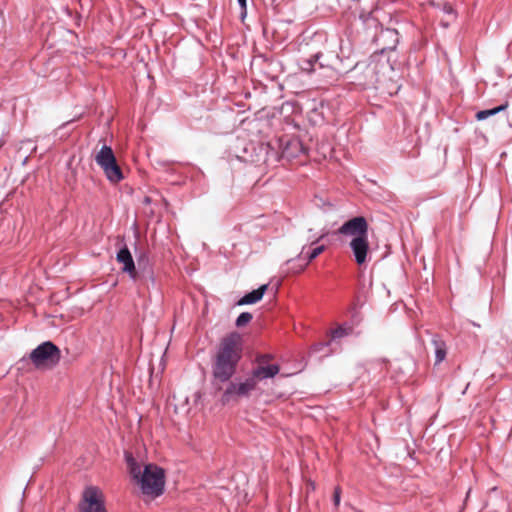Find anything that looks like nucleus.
Wrapping results in <instances>:
<instances>
[{
    "mask_svg": "<svg viewBox=\"0 0 512 512\" xmlns=\"http://www.w3.org/2000/svg\"><path fill=\"white\" fill-rule=\"evenodd\" d=\"M242 358L241 337L238 333H230L222 338L212 364L214 385L227 383L236 373L239 361Z\"/></svg>",
    "mask_w": 512,
    "mask_h": 512,
    "instance_id": "obj_1",
    "label": "nucleus"
},
{
    "mask_svg": "<svg viewBox=\"0 0 512 512\" xmlns=\"http://www.w3.org/2000/svg\"><path fill=\"white\" fill-rule=\"evenodd\" d=\"M127 463L131 467V473L140 484L143 494L153 497H159L165 489V470L155 464H146L142 473L140 468L131 455L126 457Z\"/></svg>",
    "mask_w": 512,
    "mask_h": 512,
    "instance_id": "obj_2",
    "label": "nucleus"
},
{
    "mask_svg": "<svg viewBox=\"0 0 512 512\" xmlns=\"http://www.w3.org/2000/svg\"><path fill=\"white\" fill-rule=\"evenodd\" d=\"M276 144L280 152L275 151V148L272 147L270 143H262L259 146L260 152H264L266 156H269V153L271 151L272 157L283 158L287 160L294 159L298 157L300 154L307 153V148L296 136L284 135L276 140Z\"/></svg>",
    "mask_w": 512,
    "mask_h": 512,
    "instance_id": "obj_3",
    "label": "nucleus"
},
{
    "mask_svg": "<svg viewBox=\"0 0 512 512\" xmlns=\"http://www.w3.org/2000/svg\"><path fill=\"white\" fill-rule=\"evenodd\" d=\"M36 368L56 365L61 358V351L52 341H45L33 349L29 356Z\"/></svg>",
    "mask_w": 512,
    "mask_h": 512,
    "instance_id": "obj_4",
    "label": "nucleus"
},
{
    "mask_svg": "<svg viewBox=\"0 0 512 512\" xmlns=\"http://www.w3.org/2000/svg\"><path fill=\"white\" fill-rule=\"evenodd\" d=\"M78 510L79 512H107L102 493L97 487L85 488Z\"/></svg>",
    "mask_w": 512,
    "mask_h": 512,
    "instance_id": "obj_5",
    "label": "nucleus"
},
{
    "mask_svg": "<svg viewBox=\"0 0 512 512\" xmlns=\"http://www.w3.org/2000/svg\"><path fill=\"white\" fill-rule=\"evenodd\" d=\"M116 260L123 265L122 271L127 273L132 280H139L143 282L149 279L153 284L155 283V279L152 272H148L147 274H143L142 276H140L137 273L134 259L126 245H124L118 250V252L116 253Z\"/></svg>",
    "mask_w": 512,
    "mask_h": 512,
    "instance_id": "obj_6",
    "label": "nucleus"
},
{
    "mask_svg": "<svg viewBox=\"0 0 512 512\" xmlns=\"http://www.w3.org/2000/svg\"><path fill=\"white\" fill-rule=\"evenodd\" d=\"M256 381L254 378L249 377L244 382L234 383L230 382L221 396L222 404L229 403L234 396L246 397L249 393L256 388Z\"/></svg>",
    "mask_w": 512,
    "mask_h": 512,
    "instance_id": "obj_7",
    "label": "nucleus"
},
{
    "mask_svg": "<svg viewBox=\"0 0 512 512\" xmlns=\"http://www.w3.org/2000/svg\"><path fill=\"white\" fill-rule=\"evenodd\" d=\"M339 234L351 235L354 237L368 236V223L363 216L353 217L344 222L338 229Z\"/></svg>",
    "mask_w": 512,
    "mask_h": 512,
    "instance_id": "obj_8",
    "label": "nucleus"
},
{
    "mask_svg": "<svg viewBox=\"0 0 512 512\" xmlns=\"http://www.w3.org/2000/svg\"><path fill=\"white\" fill-rule=\"evenodd\" d=\"M324 58V53L321 51L315 52L311 54L309 57L301 58L298 61L299 68L302 72L306 74H312L316 71V66L319 68H330L332 67L331 62H321V59Z\"/></svg>",
    "mask_w": 512,
    "mask_h": 512,
    "instance_id": "obj_9",
    "label": "nucleus"
},
{
    "mask_svg": "<svg viewBox=\"0 0 512 512\" xmlns=\"http://www.w3.org/2000/svg\"><path fill=\"white\" fill-rule=\"evenodd\" d=\"M350 248L352 249L356 263L358 265L364 264L369 250L368 236L353 237L350 242Z\"/></svg>",
    "mask_w": 512,
    "mask_h": 512,
    "instance_id": "obj_10",
    "label": "nucleus"
},
{
    "mask_svg": "<svg viewBox=\"0 0 512 512\" xmlns=\"http://www.w3.org/2000/svg\"><path fill=\"white\" fill-rule=\"evenodd\" d=\"M373 38L376 42L387 44L382 48V52L385 50H394L399 43V34L396 29L392 28H381L379 33H374Z\"/></svg>",
    "mask_w": 512,
    "mask_h": 512,
    "instance_id": "obj_11",
    "label": "nucleus"
},
{
    "mask_svg": "<svg viewBox=\"0 0 512 512\" xmlns=\"http://www.w3.org/2000/svg\"><path fill=\"white\" fill-rule=\"evenodd\" d=\"M305 246L302 247L301 252L292 259H289L285 262L282 267V270L286 273L299 274L306 268V263L304 262V250Z\"/></svg>",
    "mask_w": 512,
    "mask_h": 512,
    "instance_id": "obj_12",
    "label": "nucleus"
},
{
    "mask_svg": "<svg viewBox=\"0 0 512 512\" xmlns=\"http://www.w3.org/2000/svg\"><path fill=\"white\" fill-rule=\"evenodd\" d=\"M280 371L278 364L261 365L253 369L251 377L254 381L264 380L275 377Z\"/></svg>",
    "mask_w": 512,
    "mask_h": 512,
    "instance_id": "obj_13",
    "label": "nucleus"
},
{
    "mask_svg": "<svg viewBox=\"0 0 512 512\" xmlns=\"http://www.w3.org/2000/svg\"><path fill=\"white\" fill-rule=\"evenodd\" d=\"M267 288H268V285L264 284V285L259 286L257 289H254V290L246 293L236 302V305H238V306L252 305V304L259 302L263 298Z\"/></svg>",
    "mask_w": 512,
    "mask_h": 512,
    "instance_id": "obj_14",
    "label": "nucleus"
},
{
    "mask_svg": "<svg viewBox=\"0 0 512 512\" xmlns=\"http://www.w3.org/2000/svg\"><path fill=\"white\" fill-rule=\"evenodd\" d=\"M116 160L115 154L110 146L103 145L95 156V162L103 169Z\"/></svg>",
    "mask_w": 512,
    "mask_h": 512,
    "instance_id": "obj_15",
    "label": "nucleus"
},
{
    "mask_svg": "<svg viewBox=\"0 0 512 512\" xmlns=\"http://www.w3.org/2000/svg\"><path fill=\"white\" fill-rule=\"evenodd\" d=\"M431 344L434 347L435 364H439L446 358L447 345L439 335L432 337Z\"/></svg>",
    "mask_w": 512,
    "mask_h": 512,
    "instance_id": "obj_16",
    "label": "nucleus"
},
{
    "mask_svg": "<svg viewBox=\"0 0 512 512\" xmlns=\"http://www.w3.org/2000/svg\"><path fill=\"white\" fill-rule=\"evenodd\" d=\"M102 170L107 179L112 183H118L124 178L122 170L120 166L117 164V160L107 165Z\"/></svg>",
    "mask_w": 512,
    "mask_h": 512,
    "instance_id": "obj_17",
    "label": "nucleus"
},
{
    "mask_svg": "<svg viewBox=\"0 0 512 512\" xmlns=\"http://www.w3.org/2000/svg\"><path fill=\"white\" fill-rule=\"evenodd\" d=\"M507 108H508V102L506 101V102L502 103L501 105L493 107L491 109H485V110L478 111L475 115V118L478 121H484L491 116H494L500 112L505 111Z\"/></svg>",
    "mask_w": 512,
    "mask_h": 512,
    "instance_id": "obj_18",
    "label": "nucleus"
},
{
    "mask_svg": "<svg viewBox=\"0 0 512 512\" xmlns=\"http://www.w3.org/2000/svg\"><path fill=\"white\" fill-rule=\"evenodd\" d=\"M353 333V327L348 324H343L331 331V341L339 340L343 337L349 336Z\"/></svg>",
    "mask_w": 512,
    "mask_h": 512,
    "instance_id": "obj_19",
    "label": "nucleus"
},
{
    "mask_svg": "<svg viewBox=\"0 0 512 512\" xmlns=\"http://www.w3.org/2000/svg\"><path fill=\"white\" fill-rule=\"evenodd\" d=\"M359 18L362 20L366 29H375L376 32L378 28H383L378 19L372 13H361Z\"/></svg>",
    "mask_w": 512,
    "mask_h": 512,
    "instance_id": "obj_20",
    "label": "nucleus"
},
{
    "mask_svg": "<svg viewBox=\"0 0 512 512\" xmlns=\"http://www.w3.org/2000/svg\"><path fill=\"white\" fill-rule=\"evenodd\" d=\"M326 249L325 245H319L311 249L309 252H304V262L306 265H308L310 262H312L315 258H317L322 252H324Z\"/></svg>",
    "mask_w": 512,
    "mask_h": 512,
    "instance_id": "obj_21",
    "label": "nucleus"
},
{
    "mask_svg": "<svg viewBox=\"0 0 512 512\" xmlns=\"http://www.w3.org/2000/svg\"><path fill=\"white\" fill-rule=\"evenodd\" d=\"M331 340L326 342H319L312 346L311 352L314 354L321 353L323 356H328L330 354V346Z\"/></svg>",
    "mask_w": 512,
    "mask_h": 512,
    "instance_id": "obj_22",
    "label": "nucleus"
},
{
    "mask_svg": "<svg viewBox=\"0 0 512 512\" xmlns=\"http://www.w3.org/2000/svg\"><path fill=\"white\" fill-rule=\"evenodd\" d=\"M252 318H253V316L250 312H242L237 317V319L235 321V325L238 328L244 327L252 320Z\"/></svg>",
    "mask_w": 512,
    "mask_h": 512,
    "instance_id": "obj_23",
    "label": "nucleus"
},
{
    "mask_svg": "<svg viewBox=\"0 0 512 512\" xmlns=\"http://www.w3.org/2000/svg\"><path fill=\"white\" fill-rule=\"evenodd\" d=\"M273 358L271 354H259L256 356L258 366L270 365L268 362Z\"/></svg>",
    "mask_w": 512,
    "mask_h": 512,
    "instance_id": "obj_24",
    "label": "nucleus"
},
{
    "mask_svg": "<svg viewBox=\"0 0 512 512\" xmlns=\"http://www.w3.org/2000/svg\"><path fill=\"white\" fill-rule=\"evenodd\" d=\"M340 500H341V488L339 486H337L335 489H334V494H333V502H334V505L335 506H339L340 504Z\"/></svg>",
    "mask_w": 512,
    "mask_h": 512,
    "instance_id": "obj_25",
    "label": "nucleus"
},
{
    "mask_svg": "<svg viewBox=\"0 0 512 512\" xmlns=\"http://www.w3.org/2000/svg\"><path fill=\"white\" fill-rule=\"evenodd\" d=\"M338 55H325L324 58L321 59V62H331L333 64V59H338Z\"/></svg>",
    "mask_w": 512,
    "mask_h": 512,
    "instance_id": "obj_26",
    "label": "nucleus"
},
{
    "mask_svg": "<svg viewBox=\"0 0 512 512\" xmlns=\"http://www.w3.org/2000/svg\"><path fill=\"white\" fill-rule=\"evenodd\" d=\"M443 12L446 14H454L455 13L453 7L448 3L443 5Z\"/></svg>",
    "mask_w": 512,
    "mask_h": 512,
    "instance_id": "obj_27",
    "label": "nucleus"
},
{
    "mask_svg": "<svg viewBox=\"0 0 512 512\" xmlns=\"http://www.w3.org/2000/svg\"><path fill=\"white\" fill-rule=\"evenodd\" d=\"M240 20L243 22L247 16V8H240Z\"/></svg>",
    "mask_w": 512,
    "mask_h": 512,
    "instance_id": "obj_28",
    "label": "nucleus"
},
{
    "mask_svg": "<svg viewBox=\"0 0 512 512\" xmlns=\"http://www.w3.org/2000/svg\"><path fill=\"white\" fill-rule=\"evenodd\" d=\"M240 8H247V0H237Z\"/></svg>",
    "mask_w": 512,
    "mask_h": 512,
    "instance_id": "obj_29",
    "label": "nucleus"
},
{
    "mask_svg": "<svg viewBox=\"0 0 512 512\" xmlns=\"http://www.w3.org/2000/svg\"><path fill=\"white\" fill-rule=\"evenodd\" d=\"M201 175H202L201 171H195L194 175L192 176V178L193 179H197V178H200Z\"/></svg>",
    "mask_w": 512,
    "mask_h": 512,
    "instance_id": "obj_30",
    "label": "nucleus"
},
{
    "mask_svg": "<svg viewBox=\"0 0 512 512\" xmlns=\"http://www.w3.org/2000/svg\"><path fill=\"white\" fill-rule=\"evenodd\" d=\"M324 237V235H321L319 236V238H317L315 241H313L311 244H315L316 242L320 241L322 238Z\"/></svg>",
    "mask_w": 512,
    "mask_h": 512,
    "instance_id": "obj_31",
    "label": "nucleus"
},
{
    "mask_svg": "<svg viewBox=\"0 0 512 512\" xmlns=\"http://www.w3.org/2000/svg\"><path fill=\"white\" fill-rule=\"evenodd\" d=\"M471 324H472L473 326H475V327H480V325H479V324H477V323H475V322H471Z\"/></svg>",
    "mask_w": 512,
    "mask_h": 512,
    "instance_id": "obj_32",
    "label": "nucleus"
},
{
    "mask_svg": "<svg viewBox=\"0 0 512 512\" xmlns=\"http://www.w3.org/2000/svg\"><path fill=\"white\" fill-rule=\"evenodd\" d=\"M68 124H69V122L63 123V124L60 126V128H63V127H65V126H66V125H68Z\"/></svg>",
    "mask_w": 512,
    "mask_h": 512,
    "instance_id": "obj_33",
    "label": "nucleus"
},
{
    "mask_svg": "<svg viewBox=\"0 0 512 512\" xmlns=\"http://www.w3.org/2000/svg\"><path fill=\"white\" fill-rule=\"evenodd\" d=\"M25 142L30 143V142H32V141H31L30 139H27Z\"/></svg>",
    "mask_w": 512,
    "mask_h": 512,
    "instance_id": "obj_34",
    "label": "nucleus"
},
{
    "mask_svg": "<svg viewBox=\"0 0 512 512\" xmlns=\"http://www.w3.org/2000/svg\"><path fill=\"white\" fill-rule=\"evenodd\" d=\"M353 2H359L360 0H352Z\"/></svg>",
    "mask_w": 512,
    "mask_h": 512,
    "instance_id": "obj_35",
    "label": "nucleus"
}]
</instances>
